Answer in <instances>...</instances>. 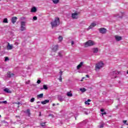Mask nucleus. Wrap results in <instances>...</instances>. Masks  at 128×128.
Returning <instances> with one entry per match:
<instances>
[{"label":"nucleus","mask_w":128,"mask_h":128,"mask_svg":"<svg viewBox=\"0 0 128 128\" xmlns=\"http://www.w3.org/2000/svg\"><path fill=\"white\" fill-rule=\"evenodd\" d=\"M60 24V18L58 17L55 18L54 20L50 22L52 28L58 26V25Z\"/></svg>","instance_id":"f257e3e1"},{"label":"nucleus","mask_w":128,"mask_h":128,"mask_svg":"<svg viewBox=\"0 0 128 128\" xmlns=\"http://www.w3.org/2000/svg\"><path fill=\"white\" fill-rule=\"evenodd\" d=\"M96 44H94V42L92 40H89L86 42L84 43V47L85 48H88V46H94Z\"/></svg>","instance_id":"f03ea898"},{"label":"nucleus","mask_w":128,"mask_h":128,"mask_svg":"<svg viewBox=\"0 0 128 128\" xmlns=\"http://www.w3.org/2000/svg\"><path fill=\"white\" fill-rule=\"evenodd\" d=\"M104 63L102 62H100L98 63H97L96 64V66H95V70H100V68H102L104 66Z\"/></svg>","instance_id":"7ed1b4c3"},{"label":"nucleus","mask_w":128,"mask_h":128,"mask_svg":"<svg viewBox=\"0 0 128 128\" xmlns=\"http://www.w3.org/2000/svg\"><path fill=\"white\" fill-rule=\"evenodd\" d=\"M98 30L99 31V32H100V34H106V32H108L106 28H100L98 29Z\"/></svg>","instance_id":"20e7f679"},{"label":"nucleus","mask_w":128,"mask_h":128,"mask_svg":"<svg viewBox=\"0 0 128 128\" xmlns=\"http://www.w3.org/2000/svg\"><path fill=\"white\" fill-rule=\"evenodd\" d=\"M26 22H22L20 23V31L24 32V30H26Z\"/></svg>","instance_id":"39448f33"},{"label":"nucleus","mask_w":128,"mask_h":128,"mask_svg":"<svg viewBox=\"0 0 128 128\" xmlns=\"http://www.w3.org/2000/svg\"><path fill=\"white\" fill-rule=\"evenodd\" d=\"M78 14H79L76 12L72 13V18H73V20H78Z\"/></svg>","instance_id":"423d86ee"},{"label":"nucleus","mask_w":128,"mask_h":128,"mask_svg":"<svg viewBox=\"0 0 128 128\" xmlns=\"http://www.w3.org/2000/svg\"><path fill=\"white\" fill-rule=\"evenodd\" d=\"M58 50V45H53L52 46V52H55Z\"/></svg>","instance_id":"0eeeda50"},{"label":"nucleus","mask_w":128,"mask_h":128,"mask_svg":"<svg viewBox=\"0 0 128 128\" xmlns=\"http://www.w3.org/2000/svg\"><path fill=\"white\" fill-rule=\"evenodd\" d=\"M96 26V24L94 22L92 23L88 27V30H92V28H94Z\"/></svg>","instance_id":"6e6552de"},{"label":"nucleus","mask_w":128,"mask_h":128,"mask_svg":"<svg viewBox=\"0 0 128 128\" xmlns=\"http://www.w3.org/2000/svg\"><path fill=\"white\" fill-rule=\"evenodd\" d=\"M16 20H18V18L16 17H12L11 19V22L13 24H16Z\"/></svg>","instance_id":"1a4fd4ad"},{"label":"nucleus","mask_w":128,"mask_h":128,"mask_svg":"<svg viewBox=\"0 0 128 128\" xmlns=\"http://www.w3.org/2000/svg\"><path fill=\"white\" fill-rule=\"evenodd\" d=\"M13 46H12V44H10V43L8 42V44L6 46V48L8 50H12Z\"/></svg>","instance_id":"9d476101"},{"label":"nucleus","mask_w":128,"mask_h":128,"mask_svg":"<svg viewBox=\"0 0 128 128\" xmlns=\"http://www.w3.org/2000/svg\"><path fill=\"white\" fill-rule=\"evenodd\" d=\"M114 38H115L116 40H117V42H120V40H122V36H115Z\"/></svg>","instance_id":"9b49d317"},{"label":"nucleus","mask_w":128,"mask_h":128,"mask_svg":"<svg viewBox=\"0 0 128 128\" xmlns=\"http://www.w3.org/2000/svg\"><path fill=\"white\" fill-rule=\"evenodd\" d=\"M7 76L8 78H12V76H14V74H12L10 72H8L7 73Z\"/></svg>","instance_id":"f8f14e48"},{"label":"nucleus","mask_w":128,"mask_h":128,"mask_svg":"<svg viewBox=\"0 0 128 128\" xmlns=\"http://www.w3.org/2000/svg\"><path fill=\"white\" fill-rule=\"evenodd\" d=\"M4 90L5 92H7V94H12V91H10V89L8 88H4Z\"/></svg>","instance_id":"ddd939ff"},{"label":"nucleus","mask_w":128,"mask_h":128,"mask_svg":"<svg viewBox=\"0 0 128 128\" xmlns=\"http://www.w3.org/2000/svg\"><path fill=\"white\" fill-rule=\"evenodd\" d=\"M84 64V62H80V64L77 66V70H80V68L81 66H82V65Z\"/></svg>","instance_id":"4468645a"},{"label":"nucleus","mask_w":128,"mask_h":128,"mask_svg":"<svg viewBox=\"0 0 128 128\" xmlns=\"http://www.w3.org/2000/svg\"><path fill=\"white\" fill-rule=\"evenodd\" d=\"M24 112H26V114H28V116H30V109H27L26 111H24Z\"/></svg>","instance_id":"2eb2a0df"},{"label":"nucleus","mask_w":128,"mask_h":128,"mask_svg":"<svg viewBox=\"0 0 128 128\" xmlns=\"http://www.w3.org/2000/svg\"><path fill=\"white\" fill-rule=\"evenodd\" d=\"M48 102H50V100H45L44 101H42L41 102V104H48Z\"/></svg>","instance_id":"dca6fc26"},{"label":"nucleus","mask_w":128,"mask_h":128,"mask_svg":"<svg viewBox=\"0 0 128 128\" xmlns=\"http://www.w3.org/2000/svg\"><path fill=\"white\" fill-rule=\"evenodd\" d=\"M92 50H93V52L94 54H96V52H98V48H93Z\"/></svg>","instance_id":"f3484780"},{"label":"nucleus","mask_w":128,"mask_h":128,"mask_svg":"<svg viewBox=\"0 0 128 128\" xmlns=\"http://www.w3.org/2000/svg\"><path fill=\"white\" fill-rule=\"evenodd\" d=\"M36 12V8L33 7L31 9V12Z\"/></svg>","instance_id":"a211bd4d"},{"label":"nucleus","mask_w":128,"mask_h":128,"mask_svg":"<svg viewBox=\"0 0 128 128\" xmlns=\"http://www.w3.org/2000/svg\"><path fill=\"white\" fill-rule=\"evenodd\" d=\"M37 98H44V94H40L38 95Z\"/></svg>","instance_id":"6ab92c4d"},{"label":"nucleus","mask_w":128,"mask_h":128,"mask_svg":"<svg viewBox=\"0 0 128 128\" xmlns=\"http://www.w3.org/2000/svg\"><path fill=\"white\" fill-rule=\"evenodd\" d=\"M58 40H59V42H61L62 41V40H63V38H62V36H60L58 38Z\"/></svg>","instance_id":"aec40b11"},{"label":"nucleus","mask_w":128,"mask_h":128,"mask_svg":"<svg viewBox=\"0 0 128 128\" xmlns=\"http://www.w3.org/2000/svg\"><path fill=\"white\" fill-rule=\"evenodd\" d=\"M80 90L82 92H86V89L85 88H80Z\"/></svg>","instance_id":"412c9836"},{"label":"nucleus","mask_w":128,"mask_h":128,"mask_svg":"<svg viewBox=\"0 0 128 128\" xmlns=\"http://www.w3.org/2000/svg\"><path fill=\"white\" fill-rule=\"evenodd\" d=\"M66 96H72V92H67Z\"/></svg>","instance_id":"4be33fe9"},{"label":"nucleus","mask_w":128,"mask_h":128,"mask_svg":"<svg viewBox=\"0 0 128 128\" xmlns=\"http://www.w3.org/2000/svg\"><path fill=\"white\" fill-rule=\"evenodd\" d=\"M52 1L54 4H58L60 2V0H52Z\"/></svg>","instance_id":"5701e85b"},{"label":"nucleus","mask_w":128,"mask_h":128,"mask_svg":"<svg viewBox=\"0 0 128 128\" xmlns=\"http://www.w3.org/2000/svg\"><path fill=\"white\" fill-rule=\"evenodd\" d=\"M41 90H48V86L46 85H43V88H41Z\"/></svg>","instance_id":"b1692460"},{"label":"nucleus","mask_w":128,"mask_h":128,"mask_svg":"<svg viewBox=\"0 0 128 128\" xmlns=\"http://www.w3.org/2000/svg\"><path fill=\"white\" fill-rule=\"evenodd\" d=\"M58 100H60V102H62V97L60 96H58Z\"/></svg>","instance_id":"393cba45"},{"label":"nucleus","mask_w":128,"mask_h":128,"mask_svg":"<svg viewBox=\"0 0 128 128\" xmlns=\"http://www.w3.org/2000/svg\"><path fill=\"white\" fill-rule=\"evenodd\" d=\"M3 22L4 24H8V18H5L4 20H3Z\"/></svg>","instance_id":"a878e982"},{"label":"nucleus","mask_w":128,"mask_h":128,"mask_svg":"<svg viewBox=\"0 0 128 128\" xmlns=\"http://www.w3.org/2000/svg\"><path fill=\"white\" fill-rule=\"evenodd\" d=\"M46 122L40 123V126H46Z\"/></svg>","instance_id":"bb28decb"},{"label":"nucleus","mask_w":128,"mask_h":128,"mask_svg":"<svg viewBox=\"0 0 128 128\" xmlns=\"http://www.w3.org/2000/svg\"><path fill=\"white\" fill-rule=\"evenodd\" d=\"M58 54L59 56H60V58H62V52H58Z\"/></svg>","instance_id":"cd10ccee"},{"label":"nucleus","mask_w":128,"mask_h":128,"mask_svg":"<svg viewBox=\"0 0 128 128\" xmlns=\"http://www.w3.org/2000/svg\"><path fill=\"white\" fill-rule=\"evenodd\" d=\"M58 80H59L60 82H62V76H60Z\"/></svg>","instance_id":"c85d7f7f"},{"label":"nucleus","mask_w":128,"mask_h":128,"mask_svg":"<svg viewBox=\"0 0 128 128\" xmlns=\"http://www.w3.org/2000/svg\"><path fill=\"white\" fill-rule=\"evenodd\" d=\"M30 102H34V98H31Z\"/></svg>","instance_id":"c756f323"},{"label":"nucleus","mask_w":128,"mask_h":128,"mask_svg":"<svg viewBox=\"0 0 128 128\" xmlns=\"http://www.w3.org/2000/svg\"><path fill=\"white\" fill-rule=\"evenodd\" d=\"M0 104H8V102H6V101L0 102Z\"/></svg>","instance_id":"7c9ffc66"},{"label":"nucleus","mask_w":128,"mask_h":128,"mask_svg":"<svg viewBox=\"0 0 128 128\" xmlns=\"http://www.w3.org/2000/svg\"><path fill=\"white\" fill-rule=\"evenodd\" d=\"M33 20H38V17L34 16L33 17Z\"/></svg>","instance_id":"2f4dec72"},{"label":"nucleus","mask_w":128,"mask_h":128,"mask_svg":"<svg viewBox=\"0 0 128 128\" xmlns=\"http://www.w3.org/2000/svg\"><path fill=\"white\" fill-rule=\"evenodd\" d=\"M7 60H8V57L5 58V62H7Z\"/></svg>","instance_id":"473e14b6"},{"label":"nucleus","mask_w":128,"mask_h":128,"mask_svg":"<svg viewBox=\"0 0 128 128\" xmlns=\"http://www.w3.org/2000/svg\"><path fill=\"white\" fill-rule=\"evenodd\" d=\"M40 82H41V81L40 80H37V84H40Z\"/></svg>","instance_id":"72a5a7b5"},{"label":"nucleus","mask_w":128,"mask_h":128,"mask_svg":"<svg viewBox=\"0 0 128 128\" xmlns=\"http://www.w3.org/2000/svg\"><path fill=\"white\" fill-rule=\"evenodd\" d=\"M14 104H18V105L20 104V102H14Z\"/></svg>","instance_id":"f704fd0d"},{"label":"nucleus","mask_w":128,"mask_h":128,"mask_svg":"<svg viewBox=\"0 0 128 128\" xmlns=\"http://www.w3.org/2000/svg\"><path fill=\"white\" fill-rule=\"evenodd\" d=\"M84 80H86V77H83V78H82V80H80V82H83V81H84Z\"/></svg>","instance_id":"c9c22d12"},{"label":"nucleus","mask_w":128,"mask_h":128,"mask_svg":"<svg viewBox=\"0 0 128 128\" xmlns=\"http://www.w3.org/2000/svg\"><path fill=\"white\" fill-rule=\"evenodd\" d=\"M85 104H88V106H90V102H88L87 101L85 102Z\"/></svg>","instance_id":"e433bc0d"},{"label":"nucleus","mask_w":128,"mask_h":128,"mask_svg":"<svg viewBox=\"0 0 128 128\" xmlns=\"http://www.w3.org/2000/svg\"><path fill=\"white\" fill-rule=\"evenodd\" d=\"M71 44L72 46H74V41H72Z\"/></svg>","instance_id":"4c0bfd02"},{"label":"nucleus","mask_w":128,"mask_h":128,"mask_svg":"<svg viewBox=\"0 0 128 128\" xmlns=\"http://www.w3.org/2000/svg\"><path fill=\"white\" fill-rule=\"evenodd\" d=\"M100 128H104V124H102L101 125H100Z\"/></svg>","instance_id":"58836bf2"},{"label":"nucleus","mask_w":128,"mask_h":128,"mask_svg":"<svg viewBox=\"0 0 128 128\" xmlns=\"http://www.w3.org/2000/svg\"><path fill=\"white\" fill-rule=\"evenodd\" d=\"M60 76H62V71L60 70Z\"/></svg>","instance_id":"ea45409f"},{"label":"nucleus","mask_w":128,"mask_h":128,"mask_svg":"<svg viewBox=\"0 0 128 128\" xmlns=\"http://www.w3.org/2000/svg\"><path fill=\"white\" fill-rule=\"evenodd\" d=\"M101 114H102V116H104V114H106V112H102Z\"/></svg>","instance_id":"a19ab883"},{"label":"nucleus","mask_w":128,"mask_h":128,"mask_svg":"<svg viewBox=\"0 0 128 128\" xmlns=\"http://www.w3.org/2000/svg\"><path fill=\"white\" fill-rule=\"evenodd\" d=\"M86 102H92V100H90V99H88Z\"/></svg>","instance_id":"79ce46f5"},{"label":"nucleus","mask_w":128,"mask_h":128,"mask_svg":"<svg viewBox=\"0 0 128 128\" xmlns=\"http://www.w3.org/2000/svg\"><path fill=\"white\" fill-rule=\"evenodd\" d=\"M100 112H104V109H101Z\"/></svg>","instance_id":"37998d69"},{"label":"nucleus","mask_w":128,"mask_h":128,"mask_svg":"<svg viewBox=\"0 0 128 128\" xmlns=\"http://www.w3.org/2000/svg\"><path fill=\"white\" fill-rule=\"evenodd\" d=\"M126 120H123V122L124 123V124H126Z\"/></svg>","instance_id":"c03bdc74"},{"label":"nucleus","mask_w":128,"mask_h":128,"mask_svg":"<svg viewBox=\"0 0 128 128\" xmlns=\"http://www.w3.org/2000/svg\"><path fill=\"white\" fill-rule=\"evenodd\" d=\"M39 116H42V112H40Z\"/></svg>","instance_id":"a18cd8bd"},{"label":"nucleus","mask_w":128,"mask_h":128,"mask_svg":"<svg viewBox=\"0 0 128 128\" xmlns=\"http://www.w3.org/2000/svg\"><path fill=\"white\" fill-rule=\"evenodd\" d=\"M112 74H116V71H114V72H113Z\"/></svg>","instance_id":"49530a36"},{"label":"nucleus","mask_w":128,"mask_h":128,"mask_svg":"<svg viewBox=\"0 0 128 128\" xmlns=\"http://www.w3.org/2000/svg\"><path fill=\"white\" fill-rule=\"evenodd\" d=\"M52 106H56V104H52Z\"/></svg>","instance_id":"de8ad7c7"},{"label":"nucleus","mask_w":128,"mask_h":128,"mask_svg":"<svg viewBox=\"0 0 128 128\" xmlns=\"http://www.w3.org/2000/svg\"><path fill=\"white\" fill-rule=\"evenodd\" d=\"M86 78H90V76H88V75H86Z\"/></svg>","instance_id":"09e8293b"},{"label":"nucleus","mask_w":128,"mask_h":128,"mask_svg":"<svg viewBox=\"0 0 128 128\" xmlns=\"http://www.w3.org/2000/svg\"><path fill=\"white\" fill-rule=\"evenodd\" d=\"M124 128V125L122 126L120 128Z\"/></svg>","instance_id":"8fccbe9b"},{"label":"nucleus","mask_w":128,"mask_h":128,"mask_svg":"<svg viewBox=\"0 0 128 128\" xmlns=\"http://www.w3.org/2000/svg\"><path fill=\"white\" fill-rule=\"evenodd\" d=\"M16 118H20V116H16Z\"/></svg>","instance_id":"3c124183"},{"label":"nucleus","mask_w":128,"mask_h":128,"mask_svg":"<svg viewBox=\"0 0 128 128\" xmlns=\"http://www.w3.org/2000/svg\"><path fill=\"white\" fill-rule=\"evenodd\" d=\"M40 101L37 102V104H40Z\"/></svg>","instance_id":"603ef678"},{"label":"nucleus","mask_w":128,"mask_h":128,"mask_svg":"<svg viewBox=\"0 0 128 128\" xmlns=\"http://www.w3.org/2000/svg\"><path fill=\"white\" fill-rule=\"evenodd\" d=\"M0 118H2V116L1 115H0Z\"/></svg>","instance_id":"864d4df0"},{"label":"nucleus","mask_w":128,"mask_h":128,"mask_svg":"<svg viewBox=\"0 0 128 128\" xmlns=\"http://www.w3.org/2000/svg\"><path fill=\"white\" fill-rule=\"evenodd\" d=\"M120 18H122V16H120Z\"/></svg>","instance_id":"5fc2aeb1"},{"label":"nucleus","mask_w":128,"mask_h":128,"mask_svg":"<svg viewBox=\"0 0 128 128\" xmlns=\"http://www.w3.org/2000/svg\"><path fill=\"white\" fill-rule=\"evenodd\" d=\"M1 48H2V47H1V46H0V50Z\"/></svg>","instance_id":"6e6d98bb"},{"label":"nucleus","mask_w":128,"mask_h":128,"mask_svg":"<svg viewBox=\"0 0 128 128\" xmlns=\"http://www.w3.org/2000/svg\"><path fill=\"white\" fill-rule=\"evenodd\" d=\"M52 116V114L49 115V116Z\"/></svg>","instance_id":"4d7b16f0"},{"label":"nucleus","mask_w":128,"mask_h":128,"mask_svg":"<svg viewBox=\"0 0 128 128\" xmlns=\"http://www.w3.org/2000/svg\"><path fill=\"white\" fill-rule=\"evenodd\" d=\"M75 119L76 120V118Z\"/></svg>","instance_id":"13d9d810"}]
</instances>
